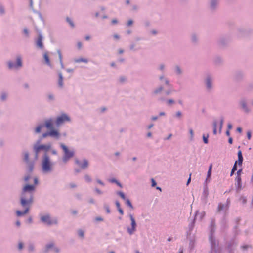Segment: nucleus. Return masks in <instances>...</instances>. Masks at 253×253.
<instances>
[{"instance_id":"1","label":"nucleus","mask_w":253,"mask_h":253,"mask_svg":"<svg viewBox=\"0 0 253 253\" xmlns=\"http://www.w3.org/2000/svg\"><path fill=\"white\" fill-rule=\"evenodd\" d=\"M35 190V187L34 185L26 184L23 187L20 199V203L22 207H30L33 202V192Z\"/></svg>"},{"instance_id":"2","label":"nucleus","mask_w":253,"mask_h":253,"mask_svg":"<svg viewBox=\"0 0 253 253\" xmlns=\"http://www.w3.org/2000/svg\"><path fill=\"white\" fill-rule=\"evenodd\" d=\"M209 240L211 245V251L209 253H221L219 247V242L214 236L215 231V222L214 219H211L209 226Z\"/></svg>"},{"instance_id":"3","label":"nucleus","mask_w":253,"mask_h":253,"mask_svg":"<svg viewBox=\"0 0 253 253\" xmlns=\"http://www.w3.org/2000/svg\"><path fill=\"white\" fill-rule=\"evenodd\" d=\"M53 163L48 153H43L41 158L42 171L43 173H49L53 171Z\"/></svg>"},{"instance_id":"4","label":"nucleus","mask_w":253,"mask_h":253,"mask_svg":"<svg viewBox=\"0 0 253 253\" xmlns=\"http://www.w3.org/2000/svg\"><path fill=\"white\" fill-rule=\"evenodd\" d=\"M40 221L49 226L58 224V219L56 217L51 218L49 214H46L41 216Z\"/></svg>"},{"instance_id":"5","label":"nucleus","mask_w":253,"mask_h":253,"mask_svg":"<svg viewBox=\"0 0 253 253\" xmlns=\"http://www.w3.org/2000/svg\"><path fill=\"white\" fill-rule=\"evenodd\" d=\"M7 65L8 69H18L22 67V57L20 55H17L16 56V63H14L13 61L9 60L7 61Z\"/></svg>"},{"instance_id":"6","label":"nucleus","mask_w":253,"mask_h":253,"mask_svg":"<svg viewBox=\"0 0 253 253\" xmlns=\"http://www.w3.org/2000/svg\"><path fill=\"white\" fill-rule=\"evenodd\" d=\"M60 147L63 150L64 153L62 158L64 162L68 161L74 156V152L69 150L68 148L63 143H61Z\"/></svg>"},{"instance_id":"7","label":"nucleus","mask_w":253,"mask_h":253,"mask_svg":"<svg viewBox=\"0 0 253 253\" xmlns=\"http://www.w3.org/2000/svg\"><path fill=\"white\" fill-rule=\"evenodd\" d=\"M214 78L211 74H207L204 79V84L207 91L210 92L213 89Z\"/></svg>"},{"instance_id":"8","label":"nucleus","mask_w":253,"mask_h":253,"mask_svg":"<svg viewBox=\"0 0 253 253\" xmlns=\"http://www.w3.org/2000/svg\"><path fill=\"white\" fill-rule=\"evenodd\" d=\"M70 121V117L66 114L63 113L61 115L57 116L55 121V125L56 126H59L66 122H69Z\"/></svg>"},{"instance_id":"9","label":"nucleus","mask_w":253,"mask_h":253,"mask_svg":"<svg viewBox=\"0 0 253 253\" xmlns=\"http://www.w3.org/2000/svg\"><path fill=\"white\" fill-rule=\"evenodd\" d=\"M129 217L131 221V227H128L126 230L129 235H132L136 231L137 224L132 214H129Z\"/></svg>"},{"instance_id":"10","label":"nucleus","mask_w":253,"mask_h":253,"mask_svg":"<svg viewBox=\"0 0 253 253\" xmlns=\"http://www.w3.org/2000/svg\"><path fill=\"white\" fill-rule=\"evenodd\" d=\"M239 104L240 109L245 113H249L251 112V110L248 105L247 101L245 98L241 99L239 102Z\"/></svg>"},{"instance_id":"11","label":"nucleus","mask_w":253,"mask_h":253,"mask_svg":"<svg viewBox=\"0 0 253 253\" xmlns=\"http://www.w3.org/2000/svg\"><path fill=\"white\" fill-rule=\"evenodd\" d=\"M43 37L41 34H39L38 38L35 40V44L38 48L43 49L44 48V44L43 43Z\"/></svg>"},{"instance_id":"12","label":"nucleus","mask_w":253,"mask_h":253,"mask_svg":"<svg viewBox=\"0 0 253 253\" xmlns=\"http://www.w3.org/2000/svg\"><path fill=\"white\" fill-rule=\"evenodd\" d=\"M237 244L235 239H232L227 243V250L228 253H234V247L237 245Z\"/></svg>"},{"instance_id":"13","label":"nucleus","mask_w":253,"mask_h":253,"mask_svg":"<svg viewBox=\"0 0 253 253\" xmlns=\"http://www.w3.org/2000/svg\"><path fill=\"white\" fill-rule=\"evenodd\" d=\"M51 146L52 145L50 143H48L47 144L37 145L36 151H43L44 153H47L50 150Z\"/></svg>"},{"instance_id":"14","label":"nucleus","mask_w":253,"mask_h":253,"mask_svg":"<svg viewBox=\"0 0 253 253\" xmlns=\"http://www.w3.org/2000/svg\"><path fill=\"white\" fill-rule=\"evenodd\" d=\"M75 163L78 165L82 169H87L89 166V162L87 159H84L82 161L76 159L75 161Z\"/></svg>"},{"instance_id":"15","label":"nucleus","mask_w":253,"mask_h":253,"mask_svg":"<svg viewBox=\"0 0 253 253\" xmlns=\"http://www.w3.org/2000/svg\"><path fill=\"white\" fill-rule=\"evenodd\" d=\"M219 3V0H209V7L211 11H215L217 9Z\"/></svg>"},{"instance_id":"16","label":"nucleus","mask_w":253,"mask_h":253,"mask_svg":"<svg viewBox=\"0 0 253 253\" xmlns=\"http://www.w3.org/2000/svg\"><path fill=\"white\" fill-rule=\"evenodd\" d=\"M235 180L236 181L235 185L236 187V192L238 193L242 189L241 177L239 176H236Z\"/></svg>"},{"instance_id":"17","label":"nucleus","mask_w":253,"mask_h":253,"mask_svg":"<svg viewBox=\"0 0 253 253\" xmlns=\"http://www.w3.org/2000/svg\"><path fill=\"white\" fill-rule=\"evenodd\" d=\"M44 126H45L46 128L49 129V130L51 129L54 128L53 126V119L51 118L46 120L44 122Z\"/></svg>"},{"instance_id":"18","label":"nucleus","mask_w":253,"mask_h":253,"mask_svg":"<svg viewBox=\"0 0 253 253\" xmlns=\"http://www.w3.org/2000/svg\"><path fill=\"white\" fill-rule=\"evenodd\" d=\"M50 136L56 140H59L60 138L61 134L59 131L53 128L50 130Z\"/></svg>"},{"instance_id":"19","label":"nucleus","mask_w":253,"mask_h":253,"mask_svg":"<svg viewBox=\"0 0 253 253\" xmlns=\"http://www.w3.org/2000/svg\"><path fill=\"white\" fill-rule=\"evenodd\" d=\"M229 42V38L227 36H222L218 41V44L221 46L226 45Z\"/></svg>"},{"instance_id":"20","label":"nucleus","mask_w":253,"mask_h":253,"mask_svg":"<svg viewBox=\"0 0 253 253\" xmlns=\"http://www.w3.org/2000/svg\"><path fill=\"white\" fill-rule=\"evenodd\" d=\"M23 208H24V210L23 211H16V214L17 215V216H22L23 215H24V214H27V213L29 212V210H30V208L29 207H22Z\"/></svg>"},{"instance_id":"21","label":"nucleus","mask_w":253,"mask_h":253,"mask_svg":"<svg viewBox=\"0 0 253 253\" xmlns=\"http://www.w3.org/2000/svg\"><path fill=\"white\" fill-rule=\"evenodd\" d=\"M26 164L27 165V172L29 173H31L33 171L34 168V162L31 161L30 162L26 163Z\"/></svg>"},{"instance_id":"22","label":"nucleus","mask_w":253,"mask_h":253,"mask_svg":"<svg viewBox=\"0 0 253 253\" xmlns=\"http://www.w3.org/2000/svg\"><path fill=\"white\" fill-rule=\"evenodd\" d=\"M208 195H209V192H208V188L206 187H204L203 193H202V195L201 196V200L205 203H206L207 202V199L208 196Z\"/></svg>"},{"instance_id":"23","label":"nucleus","mask_w":253,"mask_h":253,"mask_svg":"<svg viewBox=\"0 0 253 253\" xmlns=\"http://www.w3.org/2000/svg\"><path fill=\"white\" fill-rule=\"evenodd\" d=\"M253 247L250 244H244L240 246V249L244 253L247 252L249 250L252 249Z\"/></svg>"},{"instance_id":"24","label":"nucleus","mask_w":253,"mask_h":253,"mask_svg":"<svg viewBox=\"0 0 253 253\" xmlns=\"http://www.w3.org/2000/svg\"><path fill=\"white\" fill-rule=\"evenodd\" d=\"M195 217L194 219L192 220L191 222L189 223L188 226V231L187 232V236H188L189 235H190L191 234V232L193 229V228L195 225Z\"/></svg>"},{"instance_id":"25","label":"nucleus","mask_w":253,"mask_h":253,"mask_svg":"<svg viewBox=\"0 0 253 253\" xmlns=\"http://www.w3.org/2000/svg\"><path fill=\"white\" fill-rule=\"evenodd\" d=\"M163 90L164 87L162 85H160L158 87H156L155 89H154L152 93L154 95L160 94Z\"/></svg>"},{"instance_id":"26","label":"nucleus","mask_w":253,"mask_h":253,"mask_svg":"<svg viewBox=\"0 0 253 253\" xmlns=\"http://www.w3.org/2000/svg\"><path fill=\"white\" fill-rule=\"evenodd\" d=\"M58 77H59V79L58 80V85L59 87L62 88L64 85L63 77V75H62V74L61 72H58Z\"/></svg>"},{"instance_id":"27","label":"nucleus","mask_w":253,"mask_h":253,"mask_svg":"<svg viewBox=\"0 0 253 253\" xmlns=\"http://www.w3.org/2000/svg\"><path fill=\"white\" fill-rule=\"evenodd\" d=\"M174 73L177 76H180L183 73V71L179 65H176L174 66Z\"/></svg>"},{"instance_id":"28","label":"nucleus","mask_w":253,"mask_h":253,"mask_svg":"<svg viewBox=\"0 0 253 253\" xmlns=\"http://www.w3.org/2000/svg\"><path fill=\"white\" fill-rule=\"evenodd\" d=\"M43 59L45 61V64L47 65H48L49 67H52V65L50 63V59H49V56L48 55L47 52L44 53L43 54Z\"/></svg>"},{"instance_id":"29","label":"nucleus","mask_w":253,"mask_h":253,"mask_svg":"<svg viewBox=\"0 0 253 253\" xmlns=\"http://www.w3.org/2000/svg\"><path fill=\"white\" fill-rule=\"evenodd\" d=\"M247 31L242 28H239L237 29V35L238 37H241L245 36L246 34Z\"/></svg>"},{"instance_id":"30","label":"nucleus","mask_w":253,"mask_h":253,"mask_svg":"<svg viewBox=\"0 0 253 253\" xmlns=\"http://www.w3.org/2000/svg\"><path fill=\"white\" fill-rule=\"evenodd\" d=\"M191 42L193 44H197L199 41L198 35L195 33H193L191 36Z\"/></svg>"},{"instance_id":"31","label":"nucleus","mask_w":253,"mask_h":253,"mask_svg":"<svg viewBox=\"0 0 253 253\" xmlns=\"http://www.w3.org/2000/svg\"><path fill=\"white\" fill-rule=\"evenodd\" d=\"M243 77V74L241 71L236 72L234 75V78L236 81L240 80Z\"/></svg>"},{"instance_id":"32","label":"nucleus","mask_w":253,"mask_h":253,"mask_svg":"<svg viewBox=\"0 0 253 253\" xmlns=\"http://www.w3.org/2000/svg\"><path fill=\"white\" fill-rule=\"evenodd\" d=\"M23 160L25 163L30 162L29 160V154L27 151H25L23 152Z\"/></svg>"},{"instance_id":"33","label":"nucleus","mask_w":253,"mask_h":253,"mask_svg":"<svg viewBox=\"0 0 253 253\" xmlns=\"http://www.w3.org/2000/svg\"><path fill=\"white\" fill-rule=\"evenodd\" d=\"M8 94L5 91H2L1 93L0 96V100L2 102H4L6 101L7 98Z\"/></svg>"},{"instance_id":"34","label":"nucleus","mask_w":253,"mask_h":253,"mask_svg":"<svg viewBox=\"0 0 253 253\" xmlns=\"http://www.w3.org/2000/svg\"><path fill=\"white\" fill-rule=\"evenodd\" d=\"M44 127V125L42 124H40L39 125H38L34 130V132L36 134H38L41 132L42 128Z\"/></svg>"},{"instance_id":"35","label":"nucleus","mask_w":253,"mask_h":253,"mask_svg":"<svg viewBox=\"0 0 253 253\" xmlns=\"http://www.w3.org/2000/svg\"><path fill=\"white\" fill-rule=\"evenodd\" d=\"M54 247V244L53 243H50L45 245V253H47L49 250L51 249H53Z\"/></svg>"},{"instance_id":"36","label":"nucleus","mask_w":253,"mask_h":253,"mask_svg":"<svg viewBox=\"0 0 253 253\" xmlns=\"http://www.w3.org/2000/svg\"><path fill=\"white\" fill-rule=\"evenodd\" d=\"M74 62L75 63H81V62H84V63H87L88 62V60L86 59V58H77V59H74Z\"/></svg>"},{"instance_id":"37","label":"nucleus","mask_w":253,"mask_h":253,"mask_svg":"<svg viewBox=\"0 0 253 253\" xmlns=\"http://www.w3.org/2000/svg\"><path fill=\"white\" fill-rule=\"evenodd\" d=\"M109 181L112 183H116L118 186H119L121 188L122 187V184L115 178H111L109 180Z\"/></svg>"},{"instance_id":"38","label":"nucleus","mask_w":253,"mask_h":253,"mask_svg":"<svg viewBox=\"0 0 253 253\" xmlns=\"http://www.w3.org/2000/svg\"><path fill=\"white\" fill-rule=\"evenodd\" d=\"M27 248H28V250L29 252H33L35 250L34 244L32 242L29 243Z\"/></svg>"},{"instance_id":"39","label":"nucleus","mask_w":253,"mask_h":253,"mask_svg":"<svg viewBox=\"0 0 253 253\" xmlns=\"http://www.w3.org/2000/svg\"><path fill=\"white\" fill-rule=\"evenodd\" d=\"M125 203H126V206L129 207L131 209H134V207H133L131 201H130V200L129 199L126 198V200H125Z\"/></svg>"},{"instance_id":"40","label":"nucleus","mask_w":253,"mask_h":253,"mask_svg":"<svg viewBox=\"0 0 253 253\" xmlns=\"http://www.w3.org/2000/svg\"><path fill=\"white\" fill-rule=\"evenodd\" d=\"M77 233H78V236L82 238V239H84V232L82 230V229H79L77 231Z\"/></svg>"},{"instance_id":"41","label":"nucleus","mask_w":253,"mask_h":253,"mask_svg":"<svg viewBox=\"0 0 253 253\" xmlns=\"http://www.w3.org/2000/svg\"><path fill=\"white\" fill-rule=\"evenodd\" d=\"M211 169H212V164H211L209 166V169L207 172V177L206 178V181L208 180V179L211 176Z\"/></svg>"},{"instance_id":"42","label":"nucleus","mask_w":253,"mask_h":253,"mask_svg":"<svg viewBox=\"0 0 253 253\" xmlns=\"http://www.w3.org/2000/svg\"><path fill=\"white\" fill-rule=\"evenodd\" d=\"M66 22L70 25V26L71 27L74 28L75 27V24L71 18L67 17L66 18Z\"/></svg>"},{"instance_id":"43","label":"nucleus","mask_w":253,"mask_h":253,"mask_svg":"<svg viewBox=\"0 0 253 253\" xmlns=\"http://www.w3.org/2000/svg\"><path fill=\"white\" fill-rule=\"evenodd\" d=\"M84 178L85 182L87 183H90L92 181V178L87 174H86L84 175Z\"/></svg>"},{"instance_id":"44","label":"nucleus","mask_w":253,"mask_h":253,"mask_svg":"<svg viewBox=\"0 0 253 253\" xmlns=\"http://www.w3.org/2000/svg\"><path fill=\"white\" fill-rule=\"evenodd\" d=\"M243 161V157L238 158V160L236 161L234 164L237 166L238 164L239 166H242Z\"/></svg>"},{"instance_id":"45","label":"nucleus","mask_w":253,"mask_h":253,"mask_svg":"<svg viewBox=\"0 0 253 253\" xmlns=\"http://www.w3.org/2000/svg\"><path fill=\"white\" fill-rule=\"evenodd\" d=\"M223 122H224V119L223 117H221L220 119V120L219 127V132L220 133L221 132V131H222Z\"/></svg>"},{"instance_id":"46","label":"nucleus","mask_w":253,"mask_h":253,"mask_svg":"<svg viewBox=\"0 0 253 253\" xmlns=\"http://www.w3.org/2000/svg\"><path fill=\"white\" fill-rule=\"evenodd\" d=\"M37 148V145H34L33 147L34 151L35 152V159H37L38 157V154L40 151H37L36 149Z\"/></svg>"},{"instance_id":"47","label":"nucleus","mask_w":253,"mask_h":253,"mask_svg":"<svg viewBox=\"0 0 253 253\" xmlns=\"http://www.w3.org/2000/svg\"><path fill=\"white\" fill-rule=\"evenodd\" d=\"M225 208V206H224V204H223L222 203H219L218 206V209H217L218 212H221V211L224 210Z\"/></svg>"},{"instance_id":"48","label":"nucleus","mask_w":253,"mask_h":253,"mask_svg":"<svg viewBox=\"0 0 253 253\" xmlns=\"http://www.w3.org/2000/svg\"><path fill=\"white\" fill-rule=\"evenodd\" d=\"M22 32L26 37L28 38L29 37V30L28 29V28H24Z\"/></svg>"},{"instance_id":"49","label":"nucleus","mask_w":253,"mask_h":253,"mask_svg":"<svg viewBox=\"0 0 253 253\" xmlns=\"http://www.w3.org/2000/svg\"><path fill=\"white\" fill-rule=\"evenodd\" d=\"M117 194L120 196L121 198H122L124 200H126L127 198H126L125 194L122 191H118L117 192Z\"/></svg>"},{"instance_id":"50","label":"nucleus","mask_w":253,"mask_h":253,"mask_svg":"<svg viewBox=\"0 0 253 253\" xmlns=\"http://www.w3.org/2000/svg\"><path fill=\"white\" fill-rule=\"evenodd\" d=\"M103 207L108 214L110 213L111 211L110 210L109 206L108 204L106 203L104 204Z\"/></svg>"},{"instance_id":"51","label":"nucleus","mask_w":253,"mask_h":253,"mask_svg":"<svg viewBox=\"0 0 253 253\" xmlns=\"http://www.w3.org/2000/svg\"><path fill=\"white\" fill-rule=\"evenodd\" d=\"M47 99L48 101H52L55 100V97L53 94L50 93L47 95Z\"/></svg>"},{"instance_id":"52","label":"nucleus","mask_w":253,"mask_h":253,"mask_svg":"<svg viewBox=\"0 0 253 253\" xmlns=\"http://www.w3.org/2000/svg\"><path fill=\"white\" fill-rule=\"evenodd\" d=\"M208 138H209L208 134H207V136H206L205 134L203 135V140L205 144L208 143V142H209Z\"/></svg>"},{"instance_id":"53","label":"nucleus","mask_w":253,"mask_h":253,"mask_svg":"<svg viewBox=\"0 0 253 253\" xmlns=\"http://www.w3.org/2000/svg\"><path fill=\"white\" fill-rule=\"evenodd\" d=\"M237 170V166L234 164V166L232 169V170H231V173H230V176H232L234 172H235V171H236Z\"/></svg>"},{"instance_id":"54","label":"nucleus","mask_w":253,"mask_h":253,"mask_svg":"<svg viewBox=\"0 0 253 253\" xmlns=\"http://www.w3.org/2000/svg\"><path fill=\"white\" fill-rule=\"evenodd\" d=\"M240 200L242 202L243 204H246L247 203V199L245 196H242L240 198Z\"/></svg>"},{"instance_id":"55","label":"nucleus","mask_w":253,"mask_h":253,"mask_svg":"<svg viewBox=\"0 0 253 253\" xmlns=\"http://www.w3.org/2000/svg\"><path fill=\"white\" fill-rule=\"evenodd\" d=\"M189 134L190 135V140L191 141H192L193 140V137H194V132L193 131V129L192 128H190L189 130Z\"/></svg>"},{"instance_id":"56","label":"nucleus","mask_w":253,"mask_h":253,"mask_svg":"<svg viewBox=\"0 0 253 253\" xmlns=\"http://www.w3.org/2000/svg\"><path fill=\"white\" fill-rule=\"evenodd\" d=\"M159 70L162 72H164L165 69V65L163 63H161L159 65Z\"/></svg>"},{"instance_id":"57","label":"nucleus","mask_w":253,"mask_h":253,"mask_svg":"<svg viewBox=\"0 0 253 253\" xmlns=\"http://www.w3.org/2000/svg\"><path fill=\"white\" fill-rule=\"evenodd\" d=\"M126 77L123 76L120 77L119 78V81L121 83H124L126 81Z\"/></svg>"},{"instance_id":"58","label":"nucleus","mask_w":253,"mask_h":253,"mask_svg":"<svg viewBox=\"0 0 253 253\" xmlns=\"http://www.w3.org/2000/svg\"><path fill=\"white\" fill-rule=\"evenodd\" d=\"M5 14V9L2 5H0V15H3Z\"/></svg>"},{"instance_id":"59","label":"nucleus","mask_w":253,"mask_h":253,"mask_svg":"<svg viewBox=\"0 0 253 253\" xmlns=\"http://www.w3.org/2000/svg\"><path fill=\"white\" fill-rule=\"evenodd\" d=\"M182 116V113L180 111H178L176 112V114L175 115V117L177 118H180Z\"/></svg>"},{"instance_id":"60","label":"nucleus","mask_w":253,"mask_h":253,"mask_svg":"<svg viewBox=\"0 0 253 253\" xmlns=\"http://www.w3.org/2000/svg\"><path fill=\"white\" fill-rule=\"evenodd\" d=\"M42 138H45L48 136H50V130L43 133L42 134Z\"/></svg>"},{"instance_id":"61","label":"nucleus","mask_w":253,"mask_h":253,"mask_svg":"<svg viewBox=\"0 0 253 253\" xmlns=\"http://www.w3.org/2000/svg\"><path fill=\"white\" fill-rule=\"evenodd\" d=\"M194 241L193 239H190L189 241V247L190 249H192L194 247Z\"/></svg>"},{"instance_id":"62","label":"nucleus","mask_w":253,"mask_h":253,"mask_svg":"<svg viewBox=\"0 0 253 253\" xmlns=\"http://www.w3.org/2000/svg\"><path fill=\"white\" fill-rule=\"evenodd\" d=\"M94 191L98 195H102L103 194V192L98 188H95Z\"/></svg>"},{"instance_id":"63","label":"nucleus","mask_w":253,"mask_h":253,"mask_svg":"<svg viewBox=\"0 0 253 253\" xmlns=\"http://www.w3.org/2000/svg\"><path fill=\"white\" fill-rule=\"evenodd\" d=\"M144 25L146 27H148L151 26V22L149 20H145L144 22Z\"/></svg>"},{"instance_id":"64","label":"nucleus","mask_w":253,"mask_h":253,"mask_svg":"<svg viewBox=\"0 0 253 253\" xmlns=\"http://www.w3.org/2000/svg\"><path fill=\"white\" fill-rule=\"evenodd\" d=\"M167 103L168 105L174 103V101L172 99H169L167 100Z\"/></svg>"}]
</instances>
